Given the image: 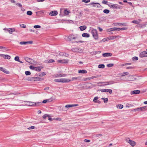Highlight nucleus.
Here are the masks:
<instances>
[{"label":"nucleus","instance_id":"obj_38","mask_svg":"<svg viewBox=\"0 0 147 147\" xmlns=\"http://www.w3.org/2000/svg\"><path fill=\"white\" fill-rule=\"evenodd\" d=\"M110 11L109 10L105 9L103 10V12L106 14H108L109 13Z\"/></svg>","mask_w":147,"mask_h":147},{"label":"nucleus","instance_id":"obj_29","mask_svg":"<svg viewBox=\"0 0 147 147\" xmlns=\"http://www.w3.org/2000/svg\"><path fill=\"white\" fill-rule=\"evenodd\" d=\"M49 115L48 114H45L42 116V118L44 119H46L47 117H48Z\"/></svg>","mask_w":147,"mask_h":147},{"label":"nucleus","instance_id":"obj_27","mask_svg":"<svg viewBox=\"0 0 147 147\" xmlns=\"http://www.w3.org/2000/svg\"><path fill=\"white\" fill-rule=\"evenodd\" d=\"M79 73L85 74L87 73V71L84 70H79L78 71Z\"/></svg>","mask_w":147,"mask_h":147},{"label":"nucleus","instance_id":"obj_5","mask_svg":"<svg viewBox=\"0 0 147 147\" xmlns=\"http://www.w3.org/2000/svg\"><path fill=\"white\" fill-rule=\"evenodd\" d=\"M78 38L77 36H75L74 35H70L68 37V39L70 41H72Z\"/></svg>","mask_w":147,"mask_h":147},{"label":"nucleus","instance_id":"obj_40","mask_svg":"<svg viewBox=\"0 0 147 147\" xmlns=\"http://www.w3.org/2000/svg\"><path fill=\"white\" fill-rule=\"evenodd\" d=\"M25 74L26 76L30 75L31 74L30 72L29 71H26L25 72Z\"/></svg>","mask_w":147,"mask_h":147},{"label":"nucleus","instance_id":"obj_21","mask_svg":"<svg viewBox=\"0 0 147 147\" xmlns=\"http://www.w3.org/2000/svg\"><path fill=\"white\" fill-rule=\"evenodd\" d=\"M120 37V36H110L109 38L110 40H114L117 38H119Z\"/></svg>","mask_w":147,"mask_h":147},{"label":"nucleus","instance_id":"obj_59","mask_svg":"<svg viewBox=\"0 0 147 147\" xmlns=\"http://www.w3.org/2000/svg\"><path fill=\"white\" fill-rule=\"evenodd\" d=\"M35 67H34V66H30V68L32 70H35Z\"/></svg>","mask_w":147,"mask_h":147},{"label":"nucleus","instance_id":"obj_60","mask_svg":"<svg viewBox=\"0 0 147 147\" xmlns=\"http://www.w3.org/2000/svg\"><path fill=\"white\" fill-rule=\"evenodd\" d=\"M108 101V99L107 98H105L104 100V102L106 103H107Z\"/></svg>","mask_w":147,"mask_h":147},{"label":"nucleus","instance_id":"obj_11","mask_svg":"<svg viewBox=\"0 0 147 147\" xmlns=\"http://www.w3.org/2000/svg\"><path fill=\"white\" fill-rule=\"evenodd\" d=\"M25 60L27 62L30 64H32L35 63L34 61L33 60L28 57H26L25 58Z\"/></svg>","mask_w":147,"mask_h":147},{"label":"nucleus","instance_id":"obj_51","mask_svg":"<svg viewBox=\"0 0 147 147\" xmlns=\"http://www.w3.org/2000/svg\"><path fill=\"white\" fill-rule=\"evenodd\" d=\"M55 62V61L54 60L51 59L49 60L48 63H52L54 62Z\"/></svg>","mask_w":147,"mask_h":147},{"label":"nucleus","instance_id":"obj_24","mask_svg":"<svg viewBox=\"0 0 147 147\" xmlns=\"http://www.w3.org/2000/svg\"><path fill=\"white\" fill-rule=\"evenodd\" d=\"M79 28L81 31H83L86 28V26H81Z\"/></svg>","mask_w":147,"mask_h":147},{"label":"nucleus","instance_id":"obj_55","mask_svg":"<svg viewBox=\"0 0 147 147\" xmlns=\"http://www.w3.org/2000/svg\"><path fill=\"white\" fill-rule=\"evenodd\" d=\"M16 4L17 6H18L19 7H22V5L20 3H16Z\"/></svg>","mask_w":147,"mask_h":147},{"label":"nucleus","instance_id":"obj_8","mask_svg":"<svg viewBox=\"0 0 147 147\" xmlns=\"http://www.w3.org/2000/svg\"><path fill=\"white\" fill-rule=\"evenodd\" d=\"M71 81V80L69 79L60 78V82L66 83L69 82Z\"/></svg>","mask_w":147,"mask_h":147},{"label":"nucleus","instance_id":"obj_42","mask_svg":"<svg viewBox=\"0 0 147 147\" xmlns=\"http://www.w3.org/2000/svg\"><path fill=\"white\" fill-rule=\"evenodd\" d=\"M64 14L65 15H67L69 13V12L66 10H65L64 11Z\"/></svg>","mask_w":147,"mask_h":147},{"label":"nucleus","instance_id":"obj_56","mask_svg":"<svg viewBox=\"0 0 147 147\" xmlns=\"http://www.w3.org/2000/svg\"><path fill=\"white\" fill-rule=\"evenodd\" d=\"M35 127L34 126H32L28 128V129L29 130H30V129H34Z\"/></svg>","mask_w":147,"mask_h":147},{"label":"nucleus","instance_id":"obj_37","mask_svg":"<svg viewBox=\"0 0 147 147\" xmlns=\"http://www.w3.org/2000/svg\"><path fill=\"white\" fill-rule=\"evenodd\" d=\"M100 76H92V77H89V80H90L92 79H94V78H97L99 77H100Z\"/></svg>","mask_w":147,"mask_h":147},{"label":"nucleus","instance_id":"obj_22","mask_svg":"<svg viewBox=\"0 0 147 147\" xmlns=\"http://www.w3.org/2000/svg\"><path fill=\"white\" fill-rule=\"evenodd\" d=\"M34 107L36 106V107H38L40 105H41L42 104V102H34Z\"/></svg>","mask_w":147,"mask_h":147},{"label":"nucleus","instance_id":"obj_58","mask_svg":"<svg viewBox=\"0 0 147 147\" xmlns=\"http://www.w3.org/2000/svg\"><path fill=\"white\" fill-rule=\"evenodd\" d=\"M102 3L103 4H107L108 3V2L107 1H106L105 0H103L102 2Z\"/></svg>","mask_w":147,"mask_h":147},{"label":"nucleus","instance_id":"obj_20","mask_svg":"<svg viewBox=\"0 0 147 147\" xmlns=\"http://www.w3.org/2000/svg\"><path fill=\"white\" fill-rule=\"evenodd\" d=\"M78 105V104H75V105H67L65 106V107L66 108H68L69 107H71L75 106H77Z\"/></svg>","mask_w":147,"mask_h":147},{"label":"nucleus","instance_id":"obj_23","mask_svg":"<svg viewBox=\"0 0 147 147\" xmlns=\"http://www.w3.org/2000/svg\"><path fill=\"white\" fill-rule=\"evenodd\" d=\"M0 71H1L7 74H8L9 73V71H6V69H4L2 67H0Z\"/></svg>","mask_w":147,"mask_h":147},{"label":"nucleus","instance_id":"obj_44","mask_svg":"<svg viewBox=\"0 0 147 147\" xmlns=\"http://www.w3.org/2000/svg\"><path fill=\"white\" fill-rule=\"evenodd\" d=\"M14 59L16 61H19V58L18 56H16L14 58Z\"/></svg>","mask_w":147,"mask_h":147},{"label":"nucleus","instance_id":"obj_64","mask_svg":"<svg viewBox=\"0 0 147 147\" xmlns=\"http://www.w3.org/2000/svg\"><path fill=\"white\" fill-rule=\"evenodd\" d=\"M29 30L31 32H35L34 30L32 29H30Z\"/></svg>","mask_w":147,"mask_h":147},{"label":"nucleus","instance_id":"obj_13","mask_svg":"<svg viewBox=\"0 0 147 147\" xmlns=\"http://www.w3.org/2000/svg\"><path fill=\"white\" fill-rule=\"evenodd\" d=\"M118 28L114 27L108 29L107 30V31L108 32H110L115 31H118Z\"/></svg>","mask_w":147,"mask_h":147},{"label":"nucleus","instance_id":"obj_3","mask_svg":"<svg viewBox=\"0 0 147 147\" xmlns=\"http://www.w3.org/2000/svg\"><path fill=\"white\" fill-rule=\"evenodd\" d=\"M109 6L111 8L113 9H120L121 7L118 5L117 4H113L110 3L109 4Z\"/></svg>","mask_w":147,"mask_h":147},{"label":"nucleus","instance_id":"obj_52","mask_svg":"<svg viewBox=\"0 0 147 147\" xmlns=\"http://www.w3.org/2000/svg\"><path fill=\"white\" fill-rule=\"evenodd\" d=\"M20 26L21 27H22V28H25L26 27V26L24 24H20Z\"/></svg>","mask_w":147,"mask_h":147},{"label":"nucleus","instance_id":"obj_18","mask_svg":"<svg viewBox=\"0 0 147 147\" xmlns=\"http://www.w3.org/2000/svg\"><path fill=\"white\" fill-rule=\"evenodd\" d=\"M98 97L97 96L95 97L93 99V101L95 103H97L100 104L101 103L100 101L98 100Z\"/></svg>","mask_w":147,"mask_h":147},{"label":"nucleus","instance_id":"obj_33","mask_svg":"<svg viewBox=\"0 0 147 147\" xmlns=\"http://www.w3.org/2000/svg\"><path fill=\"white\" fill-rule=\"evenodd\" d=\"M41 70V68L40 67H35V70L38 71H40Z\"/></svg>","mask_w":147,"mask_h":147},{"label":"nucleus","instance_id":"obj_36","mask_svg":"<svg viewBox=\"0 0 147 147\" xmlns=\"http://www.w3.org/2000/svg\"><path fill=\"white\" fill-rule=\"evenodd\" d=\"M28 80L30 81H35V77H33L31 78H30L28 79Z\"/></svg>","mask_w":147,"mask_h":147},{"label":"nucleus","instance_id":"obj_28","mask_svg":"<svg viewBox=\"0 0 147 147\" xmlns=\"http://www.w3.org/2000/svg\"><path fill=\"white\" fill-rule=\"evenodd\" d=\"M123 106L122 105H116V107L117 108H119L120 109H122L123 108Z\"/></svg>","mask_w":147,"mask_h":147},{"label":"nucleus","instance_id":"obj_63","mask_svg":"<svg viewBox=\"0 0 147 147\" xmlns=\"http://www.w3.org/2000/svg\"><path fill=\"white\" fill-rule=\"evenodd\" d=\"M72 51H77L78 50L77 48L73 49H72Z\"/></svg>","mask_w":147,"mask_h":147},{"label":"nucleus","instance_id":"obj_25","mask_svg":"<svg viewBox=\"0 0 147 147\" xmlns=\"http://www.w3.org/2000/svg\"><path fill=\"white\" fill-rule=\"evenodd\" d=\"M82 36L84 37L88 38L90 36V35L87 33H84L82 34Z\"/></svg>","mask_w":147,"mask_h":147},{"label":"nucleus","instance_id":"obj_10","mask_svg":"<svg viewBox=\"0 0 147 147\" xmlns=\"http://www.w3.org/2000/svg\"><path fill=\"white\" fill-rule=\"evenodd\" d=\"M69 61V60L67 59H60L57 60V62L58 63H68Z\"/></svg>","mask_w":147,"mask_h":147},{"label":"nucleus","instance_id":"obj_19","mask_svg":"<svg viewBox=\"0 0 147 147\" xmlns=\"http://www.w3.org/2000/svg\"><path fill=\"white\" fill-rule=\"evenodd\" d=\"M112 55V54L110 53H105L102 54V56L104 57H107L109 56H111Z\"/></svg>","mask_w":147,"mask_h":147},{"label":"nucleus","instance_id":"obj_4","mask_svg":"<svg viewBox=\"0 0 147 147\" xmlns=\"http://www.w3.org/2000/svg\"><path fill=\"white\" fill-rule=\"evenodd\" d=\"M6 32H9V33L11 34L13 32L15 31V29L14 28H4L3 29Z\"/></svg>","mask_w":147,"mask_h":147},{"label":"nucleus","instance_id":"obj_14","mask_svg":"<svg viewBox=\"0 0 147 147\" xmlns=\"http://www.w3.org/2000/svg\"><path fill=\"white\" fill-rule=\"evenodd\" d=\"M140 93V91L139 90H134L131 92L130 94L131 95L134 94H138Z\"/></svg>","mask_w":147,"mask_h":147},{"label":"nucleus","instance_id":"obj_31","mask_svg":"<svg viewBox=\"0 0 147 147\" xmlns=\"http://www.w3.org/2000/svg\"><path fill=\"white\" fill-rule=\"evenodd\" d=\"M55 76L56 78H60L62 77V74H56L55 75Z\"/></svg>","mask_w":147,"mask_h":147},{"label":"nucleus","instance_id":"obj_48","mask_svg":"<svg viewBox=\"0 0 147 147\" xmlns=\"http://www.w3.org/2000/svg\"><path fill=\"white\" fill-rule=\"evenodd\" d=\"M113 65V64L110 63L108 64L107 65V66L108 67H112Z\"/></svg>","mask_w":147,"mask_h":147},{"label":"nucleus","instance_id":"obj_47","mask_svg":"<svg viewBox=\"0 0 147 147\" xmlns=\"http://www.w3.org/2000/svg\"><path fill=\"white\" fill-rule=\"evenodd\" d=\"M78 79V77H73L71 81H74L77 80Z\"/></svg>","mask_w":147,"mask_h":147},{"label":"nucleus","instance_id":"obj_50","mask_svg":"<svg viewBox=\"0 0 147 147\" xmlns=\"http://www.w3.org/2000/svg\"><path fill=\"white\" fill-rule=\"evenodd\" d=\"M82 2L85 3L89 2L90 1V0H82Z\"/></svg>","mask_w":147,"mask_h":147},{"label":"nucleus","instance_id":"obj_45","mask_svg":"<svg viewBox=\"0 0 147 147\" xmlns=\"http://www.w3.org/2000/svg\"><path fill=\"white\" fill-rule=\"evenodd\" d=\"M46 100H47V102H51L53 100L52 97H51L49 99Z\"/></svg>","mask_w":147,"mask_h":147},{"label":"nucleus","instance_id":"obj_57","mask_svg":"<svg viewBox=\"0 0 147 147\" xmlns=\"http://www.w3.org/2000/svg\"><path fill=\"white\" fill-rule=\"evenodd\" d=\"M133 60H137L138 59V57H133L132 58Z\"/></svg>","mask_w":147,"mask_h":147},{"label":"nucleus","instance_id":"obj_2","mask_svg":"<svg viewBox=\"0 0 147 147\" xmlns=\"http://www.w3.org/2000/svg\"><path fill=\"white\" fill-rule=\"evenodd\" d=\"M125 141L132 147L134 146L136 144V142L135 141L131 140L129 138H126Z\"/></svg>","mask_w":147,"mask_h":147},{"label":"nucleus","instance_id":"obj_43","mask_svg":"<svg viewBox=\"0 0 147 147\" xmlns=\"http://www.w3.org/2000/svg\"><path fill=\"white\" fill-rule=\"evenodd\" d=\"M33 27L35 28H40L41 27V26L39 25H34Z\"/></svg>","mask_w":147,"mask_h":147},{"label":"nucleus","instance_id":"obj_17","mask_svg":"<svg viewBox=\"0 0 147 147\" xmlns=\"http://www.w3.org/2000/svg\"><path fill=\"white\" fill-rule=\"evenodd\" d=\"M57 12L55 11H52L49 13V15L51 16H55L57 15Z\"/></svg>","mask_w":147,"mask_h":147},{"label":"nucleus","instance_id":"obj_61","mask_svg":"<svg viewBox=\"0 0 147 147\" xmlns=\"http://www.w3.org/2000/svg\"><path fill=\"white\" fill-rule=\"evenodd\" d=\"M47 102V100L46 99H45V100H43L42 102V103H46Z\"/></svg>","mask_w":147,"mask_h":147},{"label":"nucleus","instance_id":"obj_49","mask_svg":"<svg viewBox=\"0 0 147 147\" xmlns=\"http://www.w3.org/2000/svg\"><path fill=\"white\" fill-rule=\"evenodd\" d=\"M132 23H135V24H138L139 23L136 20H133L132 21Z\"/></svg>","mask_w":147,"mask_h":147},{"label":"nucleus","instance_id":"obj_46","mask_svg":"<svg viewBox=\"0 0 147 147\" xmlns=\"http://www.w3.org/2000/svg\"><path fill=\"white\" fill-rule=\"evenodd\" d=\"M54 81L56 82H60V78L55 79L54 80Z\"/></svg>","mask_w":147,"mask_h":147},{"label":"nucleus","instance_id":"obj_39","mask_svg":"<svg viewBox=\"0 0 147 147\" xmlns=\"http://www.w3.org/2000/svg\"><path fill=\"white\" fill-rule=\"evenodd\" d=\"M11 58V57L8 55H5L4 58L5 59H9Z\"/></svg>","mask_w":147,"mask_h":147},{"label":"nucleus","instance_id":"obj_30","mask_svg":"<svg viewBox=\"0 0 147 147\" xmlns=\"http://www.w3.org/2000/svg\"><path fill=\"white\" fill-rule=\"evenodd\" d=\"M46 74V73L45 72L40 73L38 75L40 76H43Z\"/></svg>","mask_w":147,"mask_h":147},{"label":"nucleus","instance_id":"obj_7","mask_svg":"<svg viewBox=\"0 0 147 147\" xmlns=\"http://www.w3.org/2000/svg\"><path fill=\"white\" fill-rule=\"evenodd\" d=\"M24 102L26 103V104L24 105L34 107V102L26 101H24Z\"/></svg>","mask_w":147,"mask_h":147},{"label":"nucleus","instance_id":"obj_15","mask_svg":"<svg viewBox=\"0 0 147 147\" xmlns=\"http://www.w3.org/2000/svg\"><path fill=\"white\" fill-rule=\"evenodd\" d=\"M32 43L33 42L32 41H29L27 42L22 41L20 42V44L21 45H26L27 44H32Z\"/></svg>","mask_w":147,"mask_h":147},{"label":"nucleus","instance_id":"obj_6","mask_svg":"<svg viewBox=\"0 0 147 147\" xmlns=\"http://www.w3.org/2000/svg\"><path fill=\"white\" fill-rule=\"evenodd\" d=\"M146 107H147L146 106H145L144 107H140L139 108L135 109H134V111H144L146 110Z\"/></svg>","mask_w":147,"mask_h":147},{"label":"nucleus","instance_id":"obj_62","mask_svg":"<svg viewBox=\"0 0 147 147\" xmlns=\"http://www.w3.org/2000/svg\"><path fill=\"white\" fill-rule=\"evenodd\" d=\"M85 142H90V140L87 139H85L84 140Z\"/></svg>","mask_w":147,"mask_h":147},{"label":"nucleus","instance_id":"obj_34","mask_svg":"<svg viewBox=\"0 0 147 147\" xmlns=\"http://www.w3.org/2000/svg\"><path fill=\"white\" fill-rule=\"evenodd\" d=\"M129 73L128 72H123L121 73V76H123L125 75H127Z\"/></svg>","mask_w":147,"mask_h":147},{"label":"nucleus","instance_id":"obj_35","mask_svg":"<svg viewBox=\"0 0 147 147\" xmlns=\"http://www.w3.org/2000/svg\"><path fill=\"white\" fill-rule=\"evenodd\" d=\"M118 31H119L120 30H125L127 29L126 28H118Z\"/></svg>","mask_w":147,"mask_h":147},{"label":"nucleus","instance_id":"obj_32","mask_svg":"<svg viewBox=\"0 0 147 147\" xmlns=\"http://www.w3.org/2000/svg\"><path fill=\"white\" fill-rule=\"evenodd\" d=\"M105 67V66L103 64H100L98 65V67L99 68H103Z\"/></svg>","mask_w":147,"mask_h":147},{"label":"nucleus","instance_id":"obj_26","mask_svg":"<svg viewBox=\"0 0 147 147\" xmlns=\"http://www.w3.org/2000/svg\"><path fill=\"white\" fill-rule=\"evenodd\" d=\"M43 80L42 78L39 77H35V81H40Z\"/></svg>","mask_w":147,"mask_h":147},{"label":"nucleus","instance_id":"obj_9","mask_svg":"<svg viewBox=\"0 0 147 147\" xmlns=\"http://www.w3.org/2000/svg\"><path fill=\"white\" fill-rule=\"evenodd\" d=\"M139 56L141 58L147 57V52L144 51L140 53Z\"/></svg>","mask_w":147,"mask_h":147},{"label":"nucleus","instance_id":"obj_41","mask_svg":"<svg viewBox=\"0 0 147 147\" xmlns=\"http://www.w3.org/2000/svg\"><path fill=\"white\" fill-rule=\"evenodd\" d=\"M32 14V13L31 11H28L27 12V14L28 15L31 16Z\"/></svg>","mask_w":147,"mask_h":147},{"label":"nucleus","instance_id":"obj_16","mask_svg":"<svg viewBox=\"0 0 147 147\" xmlns=\"http://www.w3.org/2000/svg\"><path fill=\"white\" fill-rule=\"evenodd\" d=\"M102 92H108L110 94H111L112 92V90L111 89H102L100 90Z\"/></svg>","mask_w":147,"mask_h":147},{"label":"nucleus","instance_id":"obj_53","mask_svg":"<svg viewBox=\"0 0 147 147\" xmlns=\"http://www.w3.org/2000/svg\"><path fill=\"white\" fill-rule=\"evenodd\" d=\"M101 136H102V135L101 134H96L94 135V137L96 138Z\"/></svg>","mask_w":147,"mask_h":147},{"label":"nucleus","instance_id":"obj_54","mask_svg":"<svg viewBox=\"0 0 147 147\" xmlns=\"http://www.w3.org/2000/svg\"><path fill=\"white\" fill-rule=\"evenodd\" d=\"M131 63H126L125 64H123L121 65L122 66H123L124 65H130L131 64Z\"/></svg>","mask_w":147,"mask_h":147},{"label":"nucleus","instance_id":"obj_1","mask_svg":"<svg viewBox=\"0 0 147 147\" xmlns=\"http://www.w3.org/2000/svg\"><path fill=\"white\" fill-rule=\"evenodd\" d=\"M91 33L93 37L95 40H97L98 39V35L96 30L95 29H92L91 30Z\"/></svg>","mask_w":147,"mask_h":147},{"label":"nucleus","instance_id":"obj_12","mask_svg":"<svg viewBox=\"0 0 147 147\" xmlns=\"http://www.w3.org/2000/svg\"><path fill=\"white\" fill-rule=\"evenodd\" d=\"M90 4L96 7H100V4L98 3H90Z\"/></svg>","mask_w":147,"mask_h":147}]
</instances>
